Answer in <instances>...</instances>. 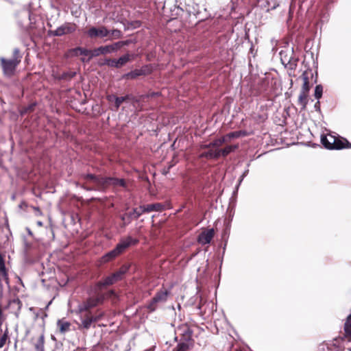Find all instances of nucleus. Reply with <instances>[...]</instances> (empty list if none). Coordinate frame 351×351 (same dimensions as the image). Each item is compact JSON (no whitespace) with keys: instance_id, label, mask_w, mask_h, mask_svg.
Instances as JSON below:
<instances>
[{"instance_id":"f257e3e1","label":"nucleus","mask_w":351,"mask_h":351,"mask_svg":"<svg viewBox=\"0 0 351 351\" xmlns=\"http://www.w3.org/2000/svg\"><path fill=\"white\" fill-rule=\"evenodd\" d=\"M82 178L86 182L82 187L87 191H104L110 186L114 188L122 187L126 189L127 182L125 179L114 177H103L88 173L82 175Z\"/></svg>"},{"instance_id":"f03ea898","label":"nucleus","mask_w":351,"mask_h":351,"mask_svg":"<svg viewBox=\"0 0 351 351\" xmlns=\"http://www.w3.org/2000/svg\"><path fill=\"white\" fill-rule=\"evenodd\" d=\"M139 240L131 236H127L120 239L116 247L111 251L104 254L101 258V263H107L115 259L117 256L125 252L130 247L136 245Z\"/></svg>"},{"instance_id":"7ed1b4c3","label":"nucleus","mask_w":351,"mask_h":351,"mask_svg":"<svg viewBox=\"0 0 351 351\" xmlns=\"http://www.w3.org/2000/svg\"><path fill=\"white\" fill-rule=\"evenodd\" d=\"M22 58V54L18 48L14 49L12 58L1 57L0 66L3 74L7 77H13L16 73L18 66L21 62Z\"/></svg>"},{"instance_id":"20e7f679","label":"nucleus","mask_w":351,"mask_h":351,"mask_svg":"<svg viewBox=\"0 0 351 351\" xmlns=\"http://www.w3.org/2000/svg\"><path fill=\"white\" fill-rule=\"evenodd\" d=\"M321 143L327 149H343L351 148V143L345 138L335 136L330 134H322L321 136Z\"/></svg>"},{"instance_id":"39448f33","label":"nucleus","mask_w":351,"mask_h":351,"mask_svg":"<svg viewBox=\"0 0 351 351\" xmlns=\"http://www.w3.org/2000/svg\"><path fill=\"white\" fill-rule=\"evenodd\" d=\"M101 290L96 288L95 295L88 298L82 304L78 306V311L80 313H83L84 311H90V309L101 304L105 298L106 295L102 293Z\"/></svg>"},{"instance_id":"423d86ee","label":"nucleus","mask_w":351,"mask_h":351,"mask_svg":"<svg viewBox=\"0 0 351 351\" xmlns=\"http://www.w3.org/2000/svg\"><path fill=\"white\" fill-rule=\"evenodd\" d=\"M169 293L170 292L164 287L158 290L146 306L149 311L154 312L157 308L158 303L165 302Z\"/></svg>"},{"instance_id":"0eeeda50","label":"nucleus","mask_w":351,"mask_h":351,"mask_svg":"<svg viewBox=\"0 0 351 351\" xmlns=\"http://www.w3.org/2000/svg\"><path fill=\"white\" fill-rule=\"evenodd\" d=\"M171 204L169 202H167L164 204L162 203H154L147 205H143L139 206V209L135 210L137 216H141L143 213H150V212H161L165 210L166 209L171 208Z\"/></svg>"},{"instance_id":"6e6552de","label":"nucleus","mask_w":351,"mask_h":351,"mask_svg":"<svg viewBox=\"0 0 351 351\" xmlns=\"http://www.w3.org/2000/svg\"><path fill=\"white\" fill-rule=\"evenodd\" d=\"M192 334L193 331L189 328H186L182 335V339L184 341L178 343L172 351H189L193 346L194 341L192 339Z\"/></svg>"},{"instance_id":"1a4fd4ad","label":"nucleus","mask_w":351,"mask_h":351,"mask_svg":"<svg viewBox=\"0 0 351 351\" xmlns=\"http://www.w3.org/2000/svg\"><path fill=\"white\" fill-rule=\"evenodd\" d=\"M269 87V80L267 78L261 80L257 84L251 86L250 92V95L256 97L261 94L267 95Z\"/></svg>"},{"instance_id":"9d476101","label":"nucleus","mask_w":351,"mask_h":351,"mask_svg":"<svg viewBox=\"0 0 351 351\" xmlns=\"http://www.w3.org/2000/svg\"><path fill=\"white\" fill-rule=\"evenodd\" d=\"M86 34L90 39L103 38L110 35V30L105 26H100L99 27H91L86 32Z\"/></svg>"},{"instance_id":"9b49d317","label":"nucleus","mask_w":351,"mask_h":351,"mask_svg":"<svg viewBox=\"0 0 351 351\" xmlns=\"http://www.w3.org/2000/svg\"><path fill=\"white\" fill-rule=\"evenodd\" d=\"M76 25L75 23H65L58 27L54 31H51L50 34L54 36H61L65 34H71L76 30Z\"/></svg>"},{"instance_id":"f8f14e48","label":"nucleus","mask_w":351,"mask_h":351,"mask_svg":"<svg viewBox=\"0 0 351 351\" xmlns=\"http://www.w3.org/2000/svg\"><path fill=\"white\" fill-rule=\"evenodd\" d=\"M120 280H121V278L119 276L118 274L114 272L111 275L104 278L102 280L97 282L95 287L99 290H101L103 287L112 285Z\"/></svg>"},{"instance_id":"ddd939ff","label":"nucleus","mask_w":351,"mask_h":351,"mask_svg":"<svg viewBox=\"0 0 351 351\" xmlns=\"http://www.w3.org/2000/svg\"><path fill=\"white\" fill-rule=\"evenodd\" d=\"M80 320L81 324H79V329L88 330L93 323V315L91 311H84L83 313H80Z\"/></svg>"},{"instance_id":"4468645a","label":"nucleus","mask_w":351,"mask_h":351,"mask_svg":"<svg viewBox=\"0 0 351 351\" xmlns=\"http://www.w3.org/2000/svg\"><path fill=\"white\" fill-rule=\"evenodd\" d=\"M215 236V230L213 228L208 229L202 232L198 237L197 242L201 245L209 244Z\"/></svg>"},{"instance_id":"2eb2a0df","label":"nucleus","mask_w":351,"mask_h":351,"mask_svg":"<svg viewBox=\"0 0 351 351\" xmlns=\"http://www.w3.org/2000/svg\"><path fill=\"white\" fill-rule=\"evenodd\" d=\"M149 70L147 66H143L140 69H134L123 75V78L134 80L139 76L146 75L149 73Z\"/></svg>"},{"instance_id":"dca6fc26","label":"nucleus","mask_w":351,"mask_h":351,"mask_svg":"<svg viewBox=\"0 0 351 351\" xmlns=\"http://www.w3.org/2000/svg\"><path fill=\"white\" fill-rule=\"evenodd\" d=\"M138 209L139 207L135 208L131 212L125 213L120 216L122 221L121 227H125L132 222V219H137L140 217L137 216L136 213H135V210L138 211Z\"/></svg>"},{"instance_id":"f3484780","label":"nucleus","mask_w":351,"mask_h":351,"mask_svg":"<svg viewBox=\"0 0 351 351\" xmlns=\"http://www.w3.org/2000/svg\"><path fill=\"white\" fill-rule=\"evenodd\" d=\"M92 51V56H90L87 60L85 58H82V62H89L91 58L93 57H97L100 55H106L108 53H111L109 45L105 46H101L99 47L95 48Z\"/></svg>"},{"instance_id":"a211bd4d","label":"nucleus","mask_w":351,"mask_h":351,"mask_svg":"<svg viewBox=\"0 0 351 351\" xmlns=\"http://www.w3.org/2000/svg\"><path fill=\"white\" fill-rule=\"evenodd\" d=\"M238 148H239V145L237 144V145H228L223 149H217V154L219 155V158L220 156L225 158L228 154H230L231 152L235 151Z\"/></svg>"},{"instance_id":"6ab92c4d","label":"nucleus","mask_w":351,"mask_h":351,"mask_svg":"<svg viewBox=\"0 0 351 351\" xmlns=\"http://www.w3.org/2000/svg\"><path fill=\"white\" fill-rule=\"evenodd\" d=\"M344 337L348 341H351V313L348 316L344 324Z\"/></svg>"},{"instance_id":"aec40b11","label":"nucleus","mask_w":351,"mask_h":351,"mask_svg":"<svg viewBox=\"0 0 351 351\" xmlns=\"http://www.w3.org/2000/svg\"><path fill=\"white\" fill-rule=\"evenodd\" d=\"M309 74L310 73L307 71H304L302 74L301 78L302 79L303 84L302 86L300 91L309 93V90L311 88V85H310V82H309Z\"/></svg>"},{"instance_id":"412c9836","label":"nucleus","mask_w":351,"mask_h":351,"mask_svg":"<svg viewBox=\"0 0 351 351\" xmlns=\"http://www.w3.org/2000/svg\"><path fill=\"white\" fill-rule=\"evenodd\" d=\"M308 93H309L302 92V91L300 92L298 103V105H300L301 106L302 110H305L306 108V106L308 104Z\"/></svg>"},{"instance_id":"4be33fe9","label":"nucleus","mask_w":351,"mask_h":351,"mask_svg":"<svg viewBox=\"0 0 351 351\" xmlns=\"http://www.w3.org/2000/svg\"><path fill=\"white\" fill-rule=\"evenodd\" d=\"M71 52L73 56H92V51L90 49H87L83 47H76L71 49Z\"/></svg>"},{"instance_id":"5701e85b","label":"nucleus","mask_w":351,"mask_h":351,"mask_svg":"<svg viewBox=\"0 0 351 351\" xmlns=\"http://www.w3.org/2000/svg\"><path fill=\"white\" fill-rule=\"evenodd\" d=\"M199 158H207V159H218L219 158V155L217 154V149H209L208 152H202L200 155H199Z\"/></svg>"},{"instance_id":"b1692460","label":"nucleus","mask_w":351,"mask_h":351,"mask_svg":"<svg viewBox=\"0 0 351 351\" xmlns=\"http://www.w3.org/2000/svg\"><path fill=\"white\" fill-rule=\"evenodd\" d=\"M134 59V55L130 53H126L122 56H121L119 59H117V62L119 65V68L122 67L125 64H126L130 61Z\"/></svg>"},{"instance_id":"393cba45","label":"nucleus","mask_w":351,"mask_h":351,"mask_svg":"<svg viewBox=\"0 0 351 351\" xmlns=\"http://www.w3.org/2000/svg\"><path fill=\"white\" fill-rule=\"evenodd\" d=\"M57 325L61 333H64L70 330L71 323L64 319H59Z\"/></svg>"},{"instance_id":"a878e982","label":"nucleus","mask_w":351,"mask_h":351,"mask_svg":"<svg viewBox=\"0 0 351 351\" xmlns=\"http://www.w3.org/2000/svg\"><path fill=\"white\" fill-rule=\"evenodd\" d=\"M45 337L44 335H40L34 343V348L36 351H45L44 348Z\"/></svg>"},{"instance_id":"bb28decb","label":"nucleus","mask_w":351,"mask_h":351,"mask_svg":"<svg viewBox=\"0 0 351 351\" xmlns=\"http://www.w3.org/2000/svg\"><path fill=\"white\" fill-rule=\"evenodd\" d=\"M130 43L129 40H123L114 43L113 44L109 45L111 53L117 51L118 49H121L125 45H128Z\"/></svg>"},{"instance_id":"cd10ccee","label":"nucleus","mask_w":351,"mask_h":351,"mask_svg":"<svg viewBox=\"0 0 351 351\" xmlns=\"http://www.w3.org/2000/svg\"><path fill=\"white\" fill-rule=\"evenodd\" d=\"M246 132L245 131H235L232 132H230L224 136L225 138L228 140L229 142L232 138H239L240 136H245Z\"/></svg>"},{"instance_id":"c85d7f7f","label":"nucleus","mask_w":351,"mask_h":351,"mask_svg":"<svg viewBox=\"0 0 351 351\" xmlns=\"http://www.w3.org/2000/svg\"><path fill=\"white\" fill-rule=\"evenodd\" d=\"M36 106V103H32L27 106H24V107L21 108V109L20 110V114L21 115H24L25 114H28V113H31V112H34L35 110Z\"/></svg>"},{"instance_id":"c756f323","label":"nucleus","mask_w":351,"mask_h":351,"mask_svg":"<svg viewBox=\"0 0 351 351\" xmlns=\"http://www.w3.org/2000/svg\"><path fill=\"white\" fill-rule=\"evenodd\" d=\"M99 64L101 66L107 65L108 66H110V67H114V68L119 69V65H118L117 59L108 58V59L105 60L104 62L99 63Z\"/></svg>"},{"instance_id":"7c9ffc66","label":"nucleus","mask_w":351,"mask_h":351,"mask_svg":"<svg viewBox=\"0 0 351 351\" xmlns=\"http://www.w3.org/2000/svg\"><path fill=\"white\" fill-rule=\"evenodd\" d=\"M130 267V265H123L118 271H115L117 274H118L119 276L121 278V280L123 278L124 275L129 271Z\"/></svg>"},{"instance_id":"2f4dec72","label":"nucleus","mask_w":351,"mask_h":351,"mask_svg":"<svg viewBox=\"0 0 351 351\" xmlns=\"http://www.w3.org/2000/svg\"><path fill=\"white\" fill-rule=\"evenodd\" d=\"M129 95H126L124 97H117V98H115V103H114V108L115 110H117L121 104L125 101H127L129 99Z\"/></svg>"},{"instance_id":"473e14b6","label":"nucleus","mask_w":351,"mask_h":351,"mask_svg":"<svg viewBox=\"0 0 351 351\" xmlns=\"http://www.w3.org/2000/svg\"><path fill=\"white\" fill-rule=\"evenodd\" d=\"M228 140L225 138L224 136L221 138L215 139L213 142H211V145L213 147H221L223 143H227Z\"/></svg>"},{"instance_id":"72a5a7b5","label":"nucleus","mask_w":351,"mask_h":351,"mask_svg":"<svg viewBox=\"0 0 351 351\" xmlns=\"http://www.w3.org/2000/svg\"><path fill=\"white\" fill-rule=\"evenodd\" d=\"M323 87L319 84L315 86L314 96L317 99H319L322 97Z\"/></svg>"},{"instance_id":"f704fd0d","label":"nucleus","mask_w":351,"mask_h":351,"mask_svg":"<svg viewBox=\"0 0 351 351\" xmlns=\"http://www.w3.org/2000/svg\"><path fill=\"white\" fill-rule=\"evenodd\" d=\"M8 333H9L8 329L6 328L5 330L4 331V333L0 338V348H3L7 340L8 339V338H9Z\"/></svg>"},{"instance_id":"c9c22d12","label":"nucleus","mask_w":351,"mask_h":351,"mask_svg":"<svg viewBox=\"0 0 351 351\" xmlns=\"http://www.w3.org/2000/svg\"><path fill=\"white\" fill-rule=\"evenodd\" d=\"M76 75L75 72L69 71V72H64L61 75L60 79L62 80H71Z\"/></svg>"},{"instance_id":"e433bc0d","label":"nucleus","mask_w":351,"mask_h":351,"mask_svg":"<svg viewBox=\"0 0 351 351\" xmlns=\"http://www.w3.org/2000/svg\"><path fill=\"white\" fill-rule=\"evenodd\" d=\"M110 34L114 38H120L122 37V32L119 29H115L110 31Z\"/></svg>"},{"instance_id":"4c0bfd02","label":"nucleus","mask_w":351,"mask_h":351,"mask_svg":"<svg viewBox=\"0 0 351 351\" xmlns=\"http://www.w3.org/2000/svg\"><path fill=\"white\" fill-rule=\"evenodd\" d=\"M115 98H117V96L115 95H110L107 96V99L109 102H112L113 101L115 102Z\"/></svg>"},{"instance_id":"58836bf2","label":"nucleus","mask_w":351,"mask_h":351,"mask_svg":"<svg viewBox=\"0 0 351 351\" xmlns=\"http://www.w3.org/2000/svg\"><path fill=\"white\" fill-rule=\"evenodd\" d=\"M103 313L95 316L93 315V323L98 322L103 317Z\"/></svg>"},{"instance_id":"ea45409f","label":"nucleus","mask_w":351,"mask_h":351,"mask_svg":"<svg viewBox=\"0 0 351 351\" xmlns=\"http://www.w3.org/2000/svg\"><path fill=\"white\" fill-rule=\"evenodd\" d=\"M201 148L202 149H210L211 148H213V147L211 145V143H210L209 144L202 145Z\"/></svg>"},{"instance_id":"a19ab883","label":"nucleus","mask_w":351,"mask_h":351,"mask_svg":"<svg viewBox=\"0 0 351 351\" xmlns=\"http://www.w3.org/2000/svg\"><path fill=\"white\" fill-rule=\"evenodd\" d=\"M232 351H245V350L240 347H237V348H233V350Z\"/></svg>"},{"instance_id":"79ce46f5","label":"nucleus","mask_w":351,"mask_h":351,"mask_svg":"<svg viewBox=\"0 0 351 351\" xmlns=\"http://www.w3.org/2000/svg\"><path fill=\"white\" fill-rule=\"evenodd\" d=\"M319 106H320V103L318 101L315 104V108L317 109V110H319Z\"/></svg>"},{"instance_id":"37998d69","label":"nucleus","mask_w":351,"mask_h":351,"mask_svg":"<svg viewBox=\"0 0 351 351\" xmlns=\"http://www.w3.org/2000/svg\"><path fill=\"white\" fill-rule=\"evenodd\" d=\"M108 294H109L110 295H114V291L113 290H110V291H108Z\"/></svg>"},{"instance_id":"c03bdc74","label":"nucleus","mask_w":351,"mask_h":351,"mask_svg":"<svg viewBox=\"0 0 351 351\" xmlns=\"http://www.w3.org/2000/svg\"><path fill=\"white\" fill-rule=\"evenodd\" d=\"M34 210H36V211H38V212L40 213V208H36V207H35V208H34Z\"/></svg>"},{"instance_id":"a18cd8bd","label":"nucleus","mask_w":351,"mask_h":351,"mask_svg":"<svg viewBox=\"0 0 351 351\" xmlns=\"http://www.w3.org/2000/svg\"><path fill=\"white\" fill-rule=\"evenodd\" d=\"M38 225H40V226H41V225H42V223H41V222H38Z\"/></svg>"}]
</instances>
